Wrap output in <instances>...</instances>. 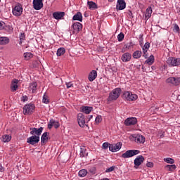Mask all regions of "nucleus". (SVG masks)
<instances>
[{
	"label": "nucleus",
	"mask_w": 180,
	"mask_h": 180,
	"mask_svg": "<svg viewBox=\"0 0 180 180\" xmlns=\"http://www.w3.org/2000/svg\"><path fill=\"white\" fill-rule=\"evenodd\" d=\"M122 92V89L120 88H116L110 93L109 96L108 98V102H112V101H116L120 96Z\"/></svg>",
	"instance_id": "nucleus-1"
},
{
	"label": "nucleus",
	"mask_w": 180,
	"mask_h": 180,
	"mask_svg": "<svg viewBox=\"0 0 180 180\" xmlns=\"http://www.w3.org/2000/svg\"><path fill=\"white\" fill-rule=\"evenodd\" d=\"M137 154H140V150H129L124 153L121 157L122 158H131V157H134V155H137Z\"/></svg>",
	"instance_id": "nucleus-2"
},
{
	"label": "nucleus",
	"mask_w": 180,
	"mask_h": 180,
	"mask_svg": "<svg viewBox=\"0 0 180 180\" xmlns=\"http://www.w3.org/2000/svg\"><path fill=\"white\" fill-rule=\"evenodd\" d=\"M167 65H169V67H176L180 65V58L169 57L167 60Z\"/></svg>",
	"instance_id": "nucleus-3"
},
{
	"label": "nucleus",
	"mask_w": 180,
	"mask_h": 180,
	"mask_svg": "<svg viewBox=\"0 0 180 180\" xmlns=\"http://www.w3.org/2000/svg\"><path fill=\"white\" fill-rule=\"evenodd\" d=\"M123 98L127 101H136L138 96L136 94H133L131 91H124Z\"/></svg>",
	"instance_id": "nucleus-4"
},
{
	"label": "nucleus",
	"mask_w": 180,
	"mask_h": 180,
	"mask_svg": "<svg viewBox=\"0 0 180 180\" xmlns=\"http://www.w3.org/2000/svg\"><path fill=\"white\" fill-rule=\"evenodd\" d=\"M12 12L14 16L19 17L23 13V7H22V5L18 4L13 8Z\"/></svg>",
	"instance_id": "nucleus-5"
},
{
	"label": "nucleus",
	"mask_w": 180,
	"mask_h": 180,
	"mask_svg": "<svg viewBox=\"0 0 180 180\" xmlns=\"http://www.w3.org/2000/svg\"><path fill=\"white\" fill-rule=\"evenodd\" d=\"M40 141V136L32 135V136L27 139V143L28 144H31V146H34V144H37Z\"/></svg>",
	"instance_id": "nucleus-6"
},
{
	"label": "nucleus",
	"mask_w": 180,
	"mask_h": 180,
	"mask_svg": "<svg viewBox=\"0 0 180 180\" xmlns=\"http://www.w3.org/2000/svg\"><path fill=\"white\" fill-rule=\"evenodd\" d=\"M166 82L167 84H171L175 86L180 85V77H169L167 79Z\"/></svg>",
	"instance_id": "nucleus-7"
},
{
	"label": "nucleus",
	"mask_w": 180,
	"mask_h": 180,
	"mask_svg": "<svg viewBox=\"0 0 180 180\" xmlns=\"http://www.w3.org/2000/svg\"><path fill=\"white\" fill-rule=\"evenodd\" d=\"M34 109V105L33 104H27L23 108V114L24 115H30L33 110Z\"/></svg>",
	"instance_id": "nucleus-8"
},
{
	"label": "nucleus",
	"mask_w": 180,
	"mask_h": 180,
	"mask_svg": "<svg viewBox=\"0 0 180 180\" xmlns=\"http://www.w3.org/2000/svg\"><path fill=\"white\" fill-rule=\"evenodd\" d=\"M30 134H32V136H38V137H40L41 133H43V127L30 128Z\"/></svg>",
	"instance_id": "nucleus-9"
},
{
	"label": "nucleus",
	"mask_w": 180,
	"mask_h": 180,
	"mask_svg": "<svg viewBox=\"0 0 180 180\" xmlns=\"http://www.w3.org/2000/svg\"><path fill=\"white\" fill-rule=\"evenodd\" d=\"M144 162V157L143 155H139L134 159V168L136 169L140 167L141 164Z\"/></svg>",
	"instance_id": "nucleus-10"
},
{
	"label": "nucleus",
	"mask_w": 180,
	"mask_h": 180,
	"mask_svg": "<svg viewBox=\"0 0 180 180\" xmlns=\"http://www.w3.org/2000/svg\"><path fill=\"white\" fill-rule=\"evenodd\" d=\"M33 8L35 11H40L43 8V0H33Z\"/></svg>",
	"instance_id": "nucleus-11"
},
{
	"label": "nucleus",
	"mask_w": 180,
	"mask_h": 180,
	"mask_svg": "<svg viewBox=\"0 0 180 180\" xmlns=\"http://www.w3.org/2000/svg\"><path fill=\"white\" fill-rule=\"evenodd\" d=\"M77 122L80 127H85V117L84 116V114L79 113L77 115Z\"/></svg>",
	"instance_id": "nucleus-12"
},
{
	"label": "nucleus",
	"mask_w": 180,
	"mask_h": 180,
	"mask_svg": "<svg viewBox=\"0 0 180 180\" xmlns=\"http://www.w3.org/2000/svg\"><path fill=\"white\" fill-rule=\"evenodd\" d=\"M136 123H137V118L136 117H129L124 122V124H125V126H134Z\"/></svg>",
	"instance_id": "nucleus-13"
},
{
	"label": "nucleus",
	"mask_w": 180,
	"mask_h": 180,
	"mask_svg": "<svg viewBox=\"0 0 180 180\" xmlns=\"http://www.w3.org/2000/svg\"><path fill=\"white\" fill-rule=\"evenodd\" d=\"M120 148H122V143H120V142L115 143V144L110 145V146H109L110 151H112V153H116V152L119 151V150H120Z\"/></svg>",
	"instance_id": "nucleus-14"
},
{
	"label": "nucleus",
	"mask_w": 180,
	"mask_h": 180,
	"mask_svg": "<svg viewBox=\"0 0 180 180\" xmlns=\"http://www.w3.org/2000/svg\"><path fill=\"white\" fill-rule=\"evenodd\" d=\"M73 33H79L82 30V24L81 22H76L72 25Z\"/></svg>",
	"instance_id": "nucleus-15"
},
{
	"label": "nucleus",
	"mask_w": 180,
	"mask_h": 180,
	"mask_svg": "<svg viewBox=\"0 0 180 180\" xmlns=\"http://www.w3.org/2000/svg\"><path fill=\"white\" fill-rule=\"evenodd\" d=\"M53 127H54L55 129H58V127H60V122L54 120H51L49 123L48 124V129H51Z\"/></svg>",
	"instance_id": "nucleus-16"
},
{
	"label": "nucleus",
	"mask_w": 180,
	"mask_h": 180,
	"mask_svg": "<svg viewBox=\"0 0 180 180\" xmlns=\"http://www.w3.org/2000/svg\"><path fill=\"white\" fill-rule=\"evenodd\" d=\"M131 60V54L129 52L124 53L122 56H121V60L122 63H129Z\"/></svg>",
	"instance_id": "nucleus-17"
},
{
	"label": "nucleus",
	"mask_w": 180,
	"mask_h": 180,
	"mask_svg": "<svg viewBox=\"0 0 180 180\" xmlns=\"http://www.w3.org/2000/svg\"><path fill=\"white\" fill-rule=\"evenodd\" d=\"M134 137L136 143H139V144H144V143H146V137H144V136L138 134Z\"/></svg>",
	"instance_id": "nucleus-18"
},
{
	"label": "nucleus",
	"mask_w": 180,
	"mask_h": 180,
	"mask_svg": "<svg viewBox=\"0 0 180 180\" xmlns=\"http://www.w3.org/2000/svg\"><path fill=\"white\" fill-rule=\"evenodd\" d=\"M53 16L54 19H56L57 20H58L60 19H63V18H64V16H65V13L57 11V12H55L53 13Z\"/></svg>",
	"instance_id": "nucleus-19"
},
{
	"label": "nucleus",
	"mask_w": 180,
	"mask_h": 180,
	"mask_svg": "<svg viewBox=\"0 0 180 180\" xmlns=\"http://www.w3.org/2000/svg\"><path fill=\"white\" fill-rule=\"evenodd\" d=\"M126 8V2L124 0H117V9L119 11H123Z\"/></svg>",
	"instance_id": "nucleus-20"
},
{
	"label": "nucleus",
	"mask_w": 180,
	"mask_h": 180,
	"mask_svg": "<svg viewBox=\"0 0 180 180\" xmlns=\"http://www.w3.org/2000/svg\"><path fill=\"white\" fill-rule=\"evenodd\" d=\"M19 82V80L15 79L12 81L11 84V89L12 92H15V91L18 90V83Z\"/></svg>",
	"instance_id": "nucleus-21"
},
{
	"label": "nucleus",
	"mask_w": 180,
	"mask_h": 180,
	"mask_svg": "<svg viewBox=\"0 0 180 180\" xmlns=\"http://www.w3.org/2000/svg\"><path fill=\"white\" fill-rule=\"evenodd\" d=\"M28 89L29 91H32V94H36V91H37V82H34L30 83Z\"/></svg>",
	"instance_id": "nucleus-22"
},
{
	"label": "nucleus",
	"mask_w": 180,
	"mask_h": 180,
	"mask_svg": "<svg viewBox=\"0 0 180 180\" xmlns=\"http://www.w3.org/2000/svg\"><path fill=\"white\" fill-rule=\"evenodd\" d=\"M149 49H150V43L149 42H146L144 44V46H142L143 57H145V58H147V52L148 51Z\"/></svg>",
	"instance_id": "nucleus-23"
},
{
	"label": "nucleus",
	"mask_w": 180,
	"mask_h": 180,
	"mask_svg": "<svg viewBox=\"0 0 180 180\" xmlns=\"http://www.w3.org/2000/svg\"><path fill=\"white\" fill-rule=\"evenodd\" d=\"M10 39L8 37H0V46L9 44Z\"/></svg>",
	"instance_id": "nucleus-24"
},
{
	"label": "nucleus",
	"mask_w": 180,
	"mask_h": 180,
	"mask_svg": "<svg viewBox=\"0 0 180 180\" xmlns=\"http://www.w3.org/2000/svg\"><path fill=\"white\" fill-rule=\"evenodd\" d=\"M49 141V133L44 132L41 137V144H46Z\"/></svg>",
	"instance_id": "nucleus-25"
},
{
	"label": "nucleus",
	"mask_w": 180,
	"mask_h": 180,
	"mask_svg": "<svg viewBox=\"0 0 180 180\" xmlns=\"http://www.w3.org/2000/svg\"><path fill=\"white\" fill-rule=\"evenodd\" d=\"M73 20H78L79 22H82V13L81 12H77L74 16H73Z\"/></svg>",
	"instance_id": "nucleus-26"
},
{
	"label": "nucleus",
	"mask_w": 180,
	"mask_h": 180,
	"mask_svg": "<svg viewBox=\"0 0 180 180\" xmlns=\"http://www.w3.org/2000/svg\"><path fill=\"white\" fill-rule=\"evenodd\" d=\"M80 109L81 112H82V113H85V115H89V113H91V107L82 106Z\"/></svg>",
	"instance_id": "nucleus-27"
},
{
	"label": "nucleus",
	"mask_w": 180,
	"mask_h": 180,
	"mask_svg": "<svg viewBox=\"0 0 180 180\" xmlns=\"http://www.w3.org/2000/svg\"><path fill=\"white\" fill-rule=\"evenodd\" d=\"M165 169L167 171H170L171 172H174L176 169V165H167L165 166Z\"/></svg>",
	"instance_id": "nucleus-28"
},
{
	"label": "nucleus",
	"mask_w": 180,
	"mask_h": 180,
	"mask_svg": "<svg viewBox=\"0 0 180 180\" xmlns=\"http://www.w3.org/2000/svg\"><path fill=\"white\" fill-rule=\"evenodd\" d=\"M3 29H9V30H12V27L6 26L4 21H0V30H2Z\"/></svg>",
	"instance_id": "nucleus-29"
},
{
	"label": "nucleus",
	"mask_w": 180,
	"mask_h": 180,
	"mask_svg": "<svg viewBox=\"0 0 180 180\" xmlns=\"http://www.w3.org/2000/svg\"><path fill=\"white\" fill-rule=\"evenodd\" d=\"M152 13H153V9L151 8V7H148L146 9V18H147V19H150V18H151V14Z\"/></svg>",
	"instance_id": "nucleus-30"
},
{
	"label": "nucleus",
	"mask_w": 180,
	"mask_h": 180,
	"mask_svg": "<svg viewBox=\"0 0 180 180\" xmlns=\"http://www.w3.org/2000/svg\"><path fill=\"white\" fill-rule=\"evenodd\" d=\"M154 63V56L151 55L146 61L145 63L148 64V65H152Z\"/></svg>",
	"instance_id": "nucleus-31"
},
{
	"label": "nucleus",
	"mask_w": 180,
	"mask_h": 180,
	"mask_svg": "<svg viewBox=\"0 0 180 180\" xmlns=\"http://www.w3.org/2000/svg\"><path fill=\"white\" fill-rule=\"evenodd\" d=\"M58 57H60V56H63L65 54V48H59L56 53Z\"/></svg>",
	"instance_id": "nucleus-32"
},
{
	"label": "nucleus",
	"mask_w": 180,
	"mask_h": 180,
	"mask_svg": "<svg viewBox=\"0 0 180 180\" xmlns=\"http://www.w3.org/2000/svg\"><path fill=\"white\" fill-rule=\"evenodd\" d=\"M24 58L25 60H30V58H33V53L30 52L24 53Z\"/></svg>",
	"instance_id": "nucleus-33"
},
{
	"label": "nucleus",
	"mask_w": 180,
	"mask_h": 180,
	"mask_svg": "<svg viewBox=\"0 0 180 180\" xmlns=\"http://www.w3.org/2000/svg\"><path fill=\"white\" fill-rule=\"evenodd\" d=\"M86 174H88V171H86L85 169H83L79 172V176L84 178V176H86Z\"/></svg>",
	"instance_id": "nucleus-34"
},
{
	"label": "nucleus",
	"mask_w": 180,
	"mask_h": 180,
	"mask_svg": "<svg viewBox=\"0 0 180 180\" xmlns=\"http://www.w3.org/2000/svg\"><path fill=\"white\" fill-rule=\"evenodd\" d=\"M96 77H98V72L96 70H92L91 72V81L95 80Z\"/></svg>",
	"instance_id": "nucleus-35"
},
{
	"label": "nucleus",
	"mask_w": 180,
	"mask_h": 180,
	"mask_svg": "<svg viewBox=\"0 0 180 180\" xmlns=\"http://www.w3.org/2000/svg\"><path fill=\"white\" fill-rule=\"evenodd\" d=\"M10 140H11V137L9 135H4L2 136V141H4V143H9Z\"/></svg>",
	"instance_id": "nucleus-36"
},
{
	"label": "nucleus",
	"mask_w": 180,
	"mask_h": 180,
	"mask_svg": "<svg viewBox=\"0 0 180 180\" xmlns=\"http://www.w3.org/2000/svg\"><path fill=\"white\" fill-rule=\"evenodd\" d=\"M141 51H136L135 52H134L133 53V57L134 58H140V57H141Z\"/></svg>",
	"instance_id": "nucleus-37"
},
{
	"label": "nucleus",
	"mask_w": 180,
	"mask_h": 180,
	"mask_svg": "<svg viewBox=\"0 0 180 180\" xmlns=\"http://www.w3.org/2000/svg\"><path fill=\"white\" fill-rule=\"evenodd\" d=\"M165 162H167V164H174L175 160L171 158H164Z\"/></svg>",
	"instance_id": "nucleus-38"
},
{
	"label": "nucleus",
	"mask_w": 180,
	"mask_h": 180,
	"mask_svg": "<svg viewBox=\"0 0 180 180\" xmlns=\"http://www.w3.org/2000/svg\"><path fill=\"white\" fill-rule=\"evenodd\" d=\"M42 102H43V103H46V104H47L50 102L49 100V96L46 95V94H44L43 96Z\"/></svg>",
	"instance_id": "nucleus-39"
},
{
	"label": "nucleus",
	"mask_w": 180,
	"mask_h": 180,
	"mask_svg": "<svg viewBox=\"0 0 180 180\" xmlns=\"http://www.w3.org/2000/svg\"><path fill=\"white\" fill-rule=\"evenodd\" d=\"M123 39H124V34L121 32L117 35V40L118 41H123Z\"/></svg>",
	"instance_id": "nucleus-40"
},
{
	"label": "nucleus",
	"mask_w": 180,
	"mask_h": 180,
	"mask_svg": "<svg viewBox=\"0 0 180 180\" xmlns=\"http://www.w3.org/2000/svg\"><path fill=\"white\" fill-rule=\"evenodd\" d=\"M91 9L95 11V9H98V5L95 4L94 1H91Z\"/></svg>",
	"instance_id": "nucleus-41"
},
{
	"label": "nucleus",
	"mask_w": 180,
	"mask_h": 180,
	"mask_svg": "<svg viewBox=\"0 0 180 180\" xmlns=\"http://www.w3.org/2000/svg\"><path fill=\"white\" fill-rule=\"evenodd\" d=\"M109 147H110V144L108 142H105L102 145V148L103 150H108V148H109Z\"/></svg>",
	"instance_id": "nucleus-42"
},
{
	"label": "nucleus",
	"mask_w": 180,
	"mask_h": 180,
	"mask_svg": "<svg viewBox=\"0 0 180 180\" xmlns=\"http://www.w3.org/2000/svg\"><path fill=\"white\" fill-rule=\"evenodd\" d=\"M173 30H174V32H176V33H179V32H180L179 26H178V25L175 24Z\"/></svg>",
	"instance_id": "nucleus-43"
},
{
	"label": "nucleus",
	"mask_w": 180,
	"mask_h": 180,
	"mask_svg": "<svg viewBox=\"0 0 180 180\" xmlns=\"http://www.w3.org/2000/svg\"><path fill=\"white\" fill-rule=\"evenodd\" d=\"M112 171H115V166H112L107 169H105L106 173L112 172Z\"/></svg>",
	"instance_id": "nucleus-44"
},
{
	"label": "nucleus",
	"mask_w": 180,
	"mask_h": 180,
	"mask_svg": "<svg viewBox=\"0 0 180 180\" xmlns=\"http://www.w3.org/2000/svg\"><path fill=\"white\" fill-rule=\"evenodd\" d=\"M25 34L21 33L20 35V44H22V42L25 40Z\"/></svg>",
	"instance_id": "nucleus-45"
},
{
	"label": "nucleus",
	"mask_w": 180,
	"mask_h": 180,
	"mask_svg": "<svg viewBox=\"0 0 180 180\" xmlns=\"http://www.w3.org/2000/svg\"><path fill=\"white\" fill-rule=\"evenodd\" d=\"M96 123H101L102 122V117L101 116H97L95 119Z\"/></svg>",
	"instance_id": "nucleus-46"
},
{
	"label": "nucleus",
	"mask_w": 180,
	"mask_h": 180,
	"mask_svg": "<svg viewBox=\"0 0 180 180\" xmlns=\"http://www.w3.org/2000/svg\"><path fill=\"white\" fill-rule=\"evenodd\" d=\"M67 88H72L74 86V84H72V82H68L66 83Z\"/></svg>",
	"instance_id": "nucleus-47"
},
{
	"label": "nucleus",
	"mask_w": 180,
	"mask_h": 180,
	"mask_svg": "<svg viewBox=\"0 0 180 180\" xmlns=\"http://www.w3.org/2000/svg\"><path fill=\"white\" fill-rule=\"evenodd\" d=\"M146 166L148 167V168H152V167L154 166V164L151 162H149L146 164Z\"/></svg>",
	"instance_id": "nucleus-48"
},
{
	"label": "nucleus",
	"mask_w": 180,
	"mask_h": 180,
	"mask_svg": "<svg viewBox=\"0 0 180 180\" xmlns=\"http://www.w3.org/2000/svg\"><path fill=\"white\" fill-rule=\"evenodd\" d=\"M85 155H86V153H84V151L82 150V148H81L80 157H85Z\"/></svg>",
	"instance_id": "nucleus-49"
},
{
	"label": "nucleus",
	"mask_w": 180,
	"mask_h": 180,
	"mask_svg": "<svg viewBox=\"0 0 180 180\" xmlns=\"http://www.w3.org/2000/svg\"><path fill=\"white\" fill-rule=\"evenodd\" d=\"M139 44L141 47H143V38H141L140 41H139Z\"/></svg>",
	"instance_id": "nucleus-50"
},
{
	"label": "nucleus",
	"mask_w": 180,
	"mask_h": 180,
	"mask_svg": "<svg viewBox=\"0 0 180 180\" xmlns=\"http://www.w3.org/2000/svg\"><path fill=\"white\" fill-rule=\"evenodd\" d=\"M87 5H88V7H89V9H91V1H88Z\"/></svg>",
	"instance_id": "nucleus-51"
},
{
	"label": "nucleus",
	"mask_w": 180,
	"mask_h": 180,
	"mask_svg": "<svg viewBox=\"0 0 180 180\" xmlns=\"http://www.w3.org/2000/svg\"><path fill=\"white\" fill-rule=\"evenodd\" d=\"M128 15H129L130 16H132L133 15V13H131V11H129L128 12Z\"/></svg>",
	"instance_id": "nucleus-52"
},
{
	"label": "nucleus",
	"mask_w": 180,
	"mask_h": 180,
	"mask_svg": "<svg viewBox=\"0 0 180 180\" xmlns=\"http://www.w3.org/2000/svg\"><path fill=\"white\" fill-rule=\"evenodd\" d=\"M88 79H89V81H91V74L89 75Z\"/></svg>",
	"instance_id": "nucleus-53"
},
{
	"label": "nucleus",
	"mask_w": 180,
	"mask_h": 180,
	"mask_svg": "<svg viewBox=\"0 0 180 180\" xmlns=\"http://www.w3.org/2000/svg\"><path fill=\"white\" fill-rule=\"evenodd\" d=\"M84 16L86 18L88 16V14L86 13H84Z\"/></svg>",
	"instance_id": "nucleus-54"
},
{
	"label": "nucleus",
	"mask_w": 180,
	"mask_h": 180,
	"mask_svg": "<svg viewBox=\"0 0 180 180\" xmlns=\"http://www.w3.org/2000/svg\"><path fill=\"white\" fill-rule=\"evenodd\" d=\"M108 2H113V0H108Z\"/></svg>",
	"instance_id": "nucleus-55"
},
{
	"label": "nucleus",
	"mask_w": 180,
	"mask_h": 180,
	"mask_svg": "<svg viewBox=\"0 0 180 180\" xmlns=\"http://www.w3.org/2000/svg\"><path fill=\"white\" fill-rule=\"evenodd\" d=\"M129 47H130V46H126L127 49H129Z\"/></svg>",
	"instance_id": "nucleus-56"
},
{
	"label": "nucleus",
	"mask_w": 180,
	"mask_h": 180,
	"mask_svg": "<svg viewBox=\"0 0 180 180\" xmlns=\"http://www.w3.org/2000/svg\"><path fill=\"white\" fill-rule=\"evenodd\" d=\"M91 174H95V172H91Z\"/></svg>",
	"instance_id": "nucleus-57"
},
{
	"label": "nucleus",
	"mask_w": 180,
	"mask_h": 180,
	"mask_svg": "<svg viewBox=\"0 0 180 180\" xmlns=\"http://www.w3.org/2000/svg\"><path fill=\"white\" fill-rule=\"evenodd\" d=\"M91 110H92V108H91Z\"/></svg>",
	"instance_id": "nucleus-58"
}]
</instances>
